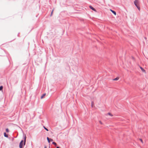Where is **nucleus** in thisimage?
I'll return each mask as SVG.
<instances>
[{
	"instance_id": "1",
	"label": "nucleus",
	"mask_w": 148,
	"mask_h": 148,
	"mask_svg": "<svg viewBox=\"0 0 148 148\" xmlns=\"http://www.w3.org/2000/svg\"><path fill=\"white\" fill-rule=\"evenodd\" d=\"M26 141V136L25 135V136L24 138V143H23V140H21L19 143V148H22L23 144L24 145H25Z\"/></svg>"
},
{
	"instance_id": "2",
	"label": "nucleus",
	"mask_w": 148,
	"mask_h": 148,
	"mask_svg": "<svg viewBox=\"0 0 148 148\" xmlns=\"http://www.w3.org/2000/svg\"><path fill=\"white\" fill-rule=\"evenodd\" d=\"M18 79L17 77H15L11 80V81L14 84H16L18 82Z\"/></svg>"
},
{
	"instance_id": "3",
	"label": "nucleus",
	"mask_w": 148,
	"mask_h": 148,
	"mask_svg": "<svg viewBox=\"0 0 148 148\" xmlns=\"http://www.w3.org/2000/svg\"><path fill=\"white\" fill-rule=\"evenodd\" d=\"M134 3L136 6L137 7L138 10L140 11V8L139 7V6L138 5V2L137 1H134Z\"/></svg>"
},
{
	"instance_id": "4",
	"label": "nucleus",
	"mask_w": 148,
	"mask_h": 148,
	"mask_svg": "<svg viewBox=\"0 0 148 148\" xmlns=\"http://www.w3.org/2000/svg\"><path fill=\"white\" fill-rule=\"evenodd\" d=\"M47 140L49 143H50L51 142L53 141V140L52 139L48 137H47Z\"/></svg>"
},
{
	"instance_id": "5",
	"label": "nucleus",
	"mask_w": 148,
	"mask_h": 148,
	"mask_svg": "<svg viewBox=\"0 0 148 148\" xmlns=\"http://www.w3.org/2000/svg\"><path fill=\"white\" fill-rule=\"evenodd\" d=\"M89 8L91 9L92 10H93L95 11H96V10L93 7H92V6L90 5Z\"/></svg>"
},
{
	"instance_id": "6",
	"label": "nucleus",
	"mask_w": 148,
	"mask_h": 148,
	"mask_svg": "<svg viewBox=\"0 0 148 148\" xmlns=\"http://www.w3.org/2000/svg\"><path fill=\"white\" fill-rule=\"evenodd\" d=\"M110 10L115 15H116V12L115 11H114V10H113L111 9H110Z\"/></svg>"
},
{
	"instance_id": "7",
	"label": "nucleus",
	"mask_w": 148,
	"mask_h": 148,
	"mask_svg": "<svg viewBox=\"0 0 148 148\" xmlns=\"http://www.w3.org/2000/svg\"><path fill=\"white\" fill-rule=\"evenodd\" d=\"M4 137H6V138H8V135L6 134V132H4Z\"/></svg>"
},
{
	"instance_id": "8",
	"label": "nucleus",
	"mask_w": 148,
	"mask_h": 148,
	"mask_svg": "<svg viewBox=\"0 0 148 148\" xmlns=\"http://www.w3.org/2000/svg\"><path fill=\"white\" fill-rule=\"evenodd\" d=\"M45 95H46L45 93L43 94L41 97H40L41 99H42L43 98V97Z\"/></svg>"
},
{
	"instance_id": "9",
	"label": "nucleus",
	"mask_w": 148,
	"mask_h": 148,
	"mask_svg": "<svg viewBox=\"0 0 148 148\" xmlns=\"http://www.w3.org/2000/svg\"><path fill=\"white\" fill-rule=\"evenodd\" d=\"M140 68L142 71H143V72H145V70L142 67H140Z\"/></svg>"
},
{
	"instance_id": "10",
	"label": "nucleus",
	"mask_w": 148,
	"mask_h": 148,
	"mask_svg": "<svg viewBox=\"0 0 148 148\" xmlns=\"http://www.w3.org/2000/svg\"><path fill=\"white\" fill-rule=\"evenodd\" d=\"M119 79V77H116V78L114 79L113 80L116 81V80H118Z\"/></svg>"
},
{
	"instance_id": "11",
	"label": "nucleus",
	"mask_w": 148,
	"mask_h": 148,
	"mask_svg": "<svg viewBox=\"0 0 148 148\" xmlns=\"http://www.w3.org/2000/svg\"><path fill=\"white\" fill-rule=\"evenodd\" d=\"M108 114L110 115V116H113V115L110 113H108Z\"/></svg>"
},
{
	"instance_id": "12",
	"label": "nucleus",
	"mask_w": 148,
	"mask_h": 148,
	"mask_svg": "<svg viewBox=\"0 0 148 148\" xmlns=\"http://www.w3.org/2000/svg\"><path fill=\"white\" fill-rule=\"evenodd\" d=\"M52 144L56 146V145H57L56 143H55V142H53L52 143Z\"/></svg>"
},
{
	"instance_id": "13",
	"label": "nucleus",
	"mask_w": 148,
	"mask_h": 148,
	"mask_svg": "<svg viewBox=\"0 0 148 148\" xmlns=\"http://www.w3.org/2000/svg\"><path fill=\"white\" fill-rule=\"evenodd\" d=\"M94 104V102L93 101H92L91 102V107H93V106Z\"/></svg>"
},
{
	"instance_id": "14",
	"label": "nucleus",
	"mask_w": 148,
	"mask_h": 148,
	"mask_svg": "<svg viewBox=\"0 0 148 148\" xmlns=\"http://www.w3.org/2000/svg\"><path fill=\"white\" fill-rule=\"evenodd\" d=\"M43 127L45 129V130L46 131H49V130L45 126H44Z\"/></svg>"
},
{
	"instance_id": "15",
	"label": "nucleus",
	"mask_w": 148,
	"mask_h": 148,
	"mask_svg": "<svg viewBox=\"0 0 148 148\" xmlns=\"http://www.w3.org/2000/svg\"><path fill=\"white\" fill-rule=\"evenodd\" d=\"M3 88V86H0V91L2 90Z\"/></svg>"
},
{
	"instance_id": "16",
	"label": "nucleus",
	"mask_w": 148,
	"mask_h": 148,
	"mask_svg": "<svg viewBox=\"0 0 148 148\" xmlns=\"http://www.w3.org/2000/svg\"><path fill=\"white\" fill-rule=\"evenodd\" d=\"M6 131L7 132H9V130L8 128H6Z\"/></svg>"
},
{
	"instance_id": "17",
	"label": "nucleus",
	"mask_w": 148,
	"mask_h": 148,
	"mask_svg": "<svg viewBox=\"0 0 148 148\" xmlns=\"http://www.w3.org/2000/svg\"><path fill=\"white\" fill-rule=\"evenodd\" d=\"M53 11V9L52 10V11H51V15H50L51 16L52 15Z\"/></svg>"
},
{
	"instance_id": "18",
	"label": "nucleus",
	"mask_w": 148,
	"mask_h": 148,
	"mask_svg": "<svg viewBox=\"0 0 148 148\" xmlns=\"http://www.w3.org/2000/svg\"><path fill=\"white\" fill-rule=\"evenodd\" d=\"M139 140H140L141 141V142L142 143H143V140L141 138H140L139 139Z\"/></svg>"
},
{
	"instance_id": "19",
	"label": "nucleus",
	"mask_w": 148,
	"mask_h": 148,
	"mask_svg": "<svg viewBox=\"0 0 148 148\" xmlns=\"http://www.w3.org/2000/svg\"><path fill=\"white\" fill-rule=\"evenodd\" d=\"M99 123H100V124H101V125H102V124H103V123H102V122H101V121H99Z\"/></svg>"
},
{
	"instance_id": "20",
	"label": "nucleus",
	"mask_w": 148,
	"mask_h": 148,
	"mask_svg": "<svg viewBox=\"0 0 148 148\" xmlns=\"http://www.w3.org/2000/svg\"><path fill=\"white\" fill-rule=\"evenodd\" d=\"M0 51L1 52H3L4 51L3 50L1 49L0 50Z\"/></svg>"
},
{
	"instance_id": "21",
	"label": "nucleus",
	"mask_w": 148,
	"mask_h": 148,
	"mask_svg": "<svg viewBox=\"0 0 148 148\" xmlns=\"http://www.w3.org/2000/svg\"><path fill=\"white\" fill-rule=\"evenodd\" d=\"M132 59L133 60L134 59V58L133 57H132Z\"/></svg>"
},
{
	"instance_id": "22",
	"label": "nucleus",
	"mask_w": 148,
	"mask_h": 148,
	"mask_svg": "<svg viewBox=\"0 0 148 148\" xmlns=\"http://www.w3.org/2000/svg\"><path fill=\"white\" fill-rule=\"evenodd\" d=\"M56 148H60L59 147H57Z\"/></svg>"
},
{
	"instance_id": "23",
	"label": "nucleus",
	"mask_w": 148,
	"mask_h": 148,
	"mask_svg": "<svg viewBox=\"0 0 148 148\" xmlns=\"http://www.w3.org/2000/svg\"><path fill=\"white\" fill-rule=\"evenodd\" d=\"M44 148H47V147H46V146H45Z\"/></svg>"
},
{
	"instance_id": "24",
	"label": "nucleus",
	"mask_w": 148,
	"mask_h": 148,
	"mask_svg": "<svg viewBox=\"0 0 148 148\" xmlns=\"http://www.w3.org/2000/svg\"><path fill=\"white\" fill-rule=\"evenodd\" d=\"M138 0H135V1H138Z\"/></svg>"
}]
</instances>
